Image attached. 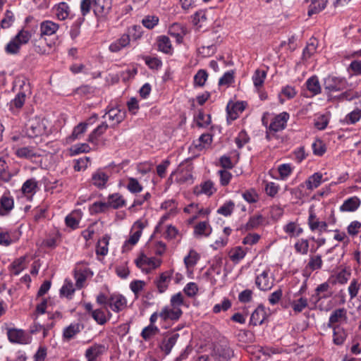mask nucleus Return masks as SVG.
<instances>
[{"instance_id": "nucleus-64", "label": "nucleus", "mask_w": 361, "mask_h": 361, "mask_svg": "<svg viewBox=\"0 0 361 361\" xmlns=\"http://www.w3.org/2000/svg\"><path fill=\"white\" fill-rule=\"evenodd\" d=\"M313 153L317 156H322L326 152V146L320 140H317L312 144Z\"/></svg>"}, {"instance_id": "nucleus-28", "label": "nucleus", "mask_w": 361, "mask_h": 361, "mask_svg": "<svg viewBox=\"0 0 361 361\" xmlns=\"http://www.w3.org/2000/svg\"><path fill=\"white\" fill-rule=\"evenodd\" d=\"M109 180V176L102 171H96L92 176V184L98 188H104Z\"/></svg>"}, {"instance_id": "nucleus-61", "label": "nucleus", "mask_w": 361, "mask_h": 361, "mask_svg": "<svg viewBox=\"0 0 361 361\" xmlns=\"http://www.w3.org/2000/svg\"><path fill=\"white\" fill-rule=\"evenodd\" d=\"M158 23L159 18L155 16H147L142 20V25L148 29H152Z\"/></svg>"}, {"instance_id": "nucleus-35", "label": "nucleus", "mask_w": 361, "mask_h": 361, "mask_svg": "<svg viewBox=\"0 0 361 361\" xmlns=\"http://www.w3.org/2000/svg\"><path fill=\"white\" fill-rule=\"evenodd\" d=\"M108 128L109 126L107 123L106 122H102L90 134L87 139L88 142L91 143H96L97 138L103 135Z\"/></svg>"}, {"instance_id": "nucleus-39", "label": "nucleus", "mask_w": 361, "mask_h": 361, "mask_svg": "<svg viewBox=\"0 0 361 361\" xmlns=\"http://www.w3.org/2000/svg\"><path fill=\"white\" fill-rule=\"evenodd\" d=\"M109 240L110 237L108 235H105L98 241L96 249V252L97 255L102 256L107 255Z\"/></svg>"}, {"instance_id": "nucleus-25", "label": "nucleus", "mask_w": 361, "mask_h": 361, "mask_svg": "<svg viewBox=\"0 0 361 361\" xmlns=\"http://www.w3.org/2000/svg\"><path fill=\"white\" fill-rule=\"evenodd\" d=\"M145 227V225L141 221H137L133 226V229H137L126 241V243H129L132 245H135L139 240L142 229Z\"/></svg>"}, {"instance_id": "nucleus-14", "label": "nucleus", "mask_w": 361, "mask_h": 361, "mask_svg": "<svg viewBox=\"0 0 361 361\" xmlns=\"http://www.w3.org/2000/svg\"><path fill=\"white\" fill-rule=\"evenodd\" d=\"M53 11L56 17V18L59 20H65L66 19L69 20L71 18V8L68 4L66 2H60L56 4L53 8Z\"/></svg>"}, {"instance_id": "nucleus-11", "label": "nucleus", "mask_w": 361, "mask_h": 361, "mask_svg": "<svg viewBox=\"0 0 361 361\" xmlns=\"http://www.w3.org/2000/svg\"><path fill=\"white\" fill-rule=\"evenodd\" d=\"M108 305L115 312L124 310L127 305L125 297L120 294H112L108 299Z\"/></svg>"}, {"instance_id": "nucleus-48", "label": "nucleus", "mask_w": 361, "mask_h": 361, "mask_svg": "<svg viewBox=\"0 0 361 361\" xmlns=\"http://www.w3.org/2000/svg\"><path fill=\"white\" fill-rule=\"evenodd\" d=\"M242 196L243 199L250 204L256 203L259 200V195L257 191L250 188L243 192Z\"/></svg>"}, {"instance_id": "nucleus-45", "label": "nucleus", "mask_w": 361, "mask_h": 361, "mask_svg": "<svg viewBox=\"0 0 361 361\" xmlns=\"http://www.w3.org/2000/svg\"><path fill=\"white\" fill-rule=\"evenodd\" d=\"M317 45L318 43L316 39H310L303 50V58H310L316 51Z\"/></svg>"}, {"instance_id": "nucleus-51", "label": "nucleus", "mask_w": 361, "mask_h": 361, "mask_svg": "<svg viewBox=\"0 0 361 361\" xmlns=\"http://www.w3.org/2000/svg\"><path fill=\"white\" fill-rule=\"evenodd\" d=\"M208 78V74L205 70L200 69L194 76V83L195 85L202 87Z\"/></svg>"}, {"instance_id": "nucleus-15", "label": "nucleus", "mask_w": 361, "mask_h": 361, "mask_svg": "<svg viewBox=\"0 0 361 361\" xmlns=\"http://www.w3.org/2000/svg\"><path fill=\"white\" fill-rule=\"evenodd\" d=\"M179 334L177 333H173L170 336H166L162 340L160 344L161 350L165 353V354L168 355L171 353L173 347L177 342L178 338H179Z\"/></svg>"}, {"instance_id": "nucleus-62", "label": "nucleus", "mask_w": 361, "mask_h": 361, "mask_svg": "<svg viewBox=\"0 0 361 361\" xmlns=\"http://www.w3.org/2000/svg\"><path fill=\"white\" fill-rule=\"evenodd\" d=\"M107 202H96L90 207L91 213H100L104 212L109 209Z\"/></svg>"}, {"instance_id": "nucleus-17", "label": "nucleus", "mask_w": 361, "mask_h": 361, "mask_svg": "<svg viewBox=\"0 0 361 361\" xmlns=\"http://www.w3.org/2000/svg\"><path fill=\"white\" fill-rule=\"evenodd\" d=\"M347 319V310L345 308L336 309L331 314L327 326L328 327L335 326L334 324L345 322Z\"/></svg>"}, {"instance_id": "nucleus-16", "label": "nucleus", "mask_w": 361, "mask_h": 361, "mask_svg": "<svg viewBox=\"0 0 361 361\" xmlns=\"http://www.w3.org/2000/svg\"><path fill=\"white\" fill-rule=\"evenodd\" d=\"M255 283L261 290L264 291L271 289L274 284L273 280L269 277V273L267 271H264L257 276Z\"/></svg>"}, {"instance_id": "nucleus-12", "label": "nucleus", "mask_w": 361, "mask_h": 361, "mask_svg": "<svg viewBox=\"0 0 361 361\" xmlns=\"http://www.w3.org/2000/svg\"><path fill=\"white\" fill-rule=\"evenodd\" d=\"M85 21V18L78 16H71L66 24H70V36L71 39H75L80 33V27Z\"/></svg>"}, {"instance_id": "nucleus-47", "label": "nucleus", "mask_w": 361, "mask_h": 361, "mask_svg": "<svg viewBox=\"0 0 361 361\" xmlns=\"http://www.w3.org/2000/svg\"><path fill=\"white\" fill-rule=\"evenodd\" d=\"M142 186L135 178H128L127 189L132 193H138L142 190Z\"/></svg>"}, {"instance_id": "nucleus-38", "label": "nucleus", "mask_w": 361, "mask_h": 361, "mask_svg": "<svg viewBox=\"0 0 361 361\" xmlns=\"http://www.w3.org/2000/svg\"><path fill=\"white\" fill-rule=\"evenodd\" d=\"M322 174L320 173H314L309 177L305 183L308 190H313L318 188L322 183Z\"/></svg>"}, {"instance_id": "nucleus-5", "label": "nucleus", "mask_w": 361, "mask_h": 361, "mask_svg": "<svg viewBox=\"0 0 361 361\" xmlns=\"http://www.w3.org/2000/svg\"><path fill=\"white\" fill-rule=\"evenodd\" d=\"M16 82L19 83L20 91L10 102V109L11 110L14 108L16 109H21L25 101L26 93L30 92L29 84L24 80H18Z\"/></svg>"}, {"instance_id": "nucleus-32", "label": "nucleus", "mask_w": 361, "mask_h": 361, "mask_svg": "<svg viewBox=\"0 0 361 361\" xmlns=\"http://www.w3.org/2000/svg\"><path fill=\"white\" fill-rule=\"evenodd\" d=\"M327 0H311L307 14L312 16L322 11L326 6Z\"/></svg>"}, {"instance_id": "nucleus-4", "label": "nucleus", "mask_w": 361, "mask_h": 361, "mask_svg": "<svg viewBox=\"0 0 361 361\" xmlns=\"http://www.w3.org/2000/svg\"><path fill=\"white\" fill-rule=\"evenodd\" d=\"M192 169H193V166L191 163H190L188 161H185V163L183 162L179 165L177 171L175 172H173L171 174L169 179L171 178V177L173 174L177 173L178 177H177L176 181L178 183L182 184V183H188L191 184V183H192V180H193V177L192 175Z\"/></svg>"}, {"instance_id": "nucleus-52", "label": "nucleus", "mask_w": 361, "mask_h": 361, "mask_svg": "<svg viewBox=\"0 0 361 361\" xmlns=\"http://www.w3.org/2000/svg\"><path fill=\"white\" fill-rule=\"evenodd\" d=\"M264 217L261 214L251 216L246 224V229L250 230L258 227L263 223Z\"/></svg>"}, {"instance_id": "nucleus-56", "label": "nucleus", "mask_w": 361, "mask_h": 361, "mask_svg": "<svg viewBox=\"0 0 361 361\" xmlns=\"http://www.w3.org/2000/svg\"><path fill=\"white\" fill-rule=\"evenodd\" d=\"M91 316L100 325H103L107 322L105 312L102 309L94 310Z\"/></svg>"}, {"instance_id": "nucleus-41", "label": "nucleus", "mask_w": 361, "mask_h": 361, "mask_svg": "<svg viewBox=\"0 0 361 361\" xmlns=\"http://www.w3.org/2000/svg\"><path fill=\"white\" fill-rule=\"evenodd\" d=\"M159 332V329L157 326L149 325L142 329L141 336L145 341H148L158 334Z\"/></svg>"}, {"instance_id": "nucleus-13", "label": "nucleus", "mask_w": 361, "mask_h": 361, "mask_svg": "<svg viewBox=\"0 0 361 361\" xmlns=\"http://www.w3.org/2000/svg\"><path fill=\"white\" fill-rule=\"evenodd\" d=\"M308 225L311 231H314L318 230L320 233L326 231L328 226L326 221H321L319 220L312 209H310Z\"/></svg>"}, {"instance_id": "nucleus-3", "label": "nucleus", "mask_w": 361, "mask_h": 361, "mask_svg": "<svg viewBox=\"0 0 361 361\" xmlns=\"http://www.w3.org/2000/svg\"><path fill=\"white\" fill-rule=\"evenodd\" d=\"M212 356L214 361H229L234 356V351L227 341H221L214 345Z\"/></svg>"}, {"instance_id": "nucleus-34", "label": "nucleus", "mask_w": 361, "mask_h": 361, "mask_svg": "<svg viewBox=\"0 0 361 361\" xmlns=\"http://www.w3.org/2000/svg\"><path fill=\"white\" fill-rule=\"evenodd\" d=\"M307 90L313 94L316 95L321 92L322 88L318 78L316 75L310 77L306 81Z\"/></svg>"}, {"instance_id": "nucleus-23", "label": "nucleus", "mask_w": 361, "mask_h": 361, "mask_svg": "<svg viewBox=\"0 0 361 361\" xmlns=\"http://www.w3.org/2000/svg\"><path fill=\"white\" fill-rule=\"evenodd\" d=\"M135 262L137 267L141 269L142 271L146 270L147 271V268L146 266H148L149 269H154L158 266L156 264L153 258H149L143 253H142L140 256L135 259Z\"/></svg>"}, {"instance_id": "nucleus-9", "label": "nucleus", "mask_w": 361, "mask_h": 361, "mask_svg": "<svg viewBox=\"0 0 361 361\" xmlns=\"http://www.w3.org/2000/svg\"><path fill=\"white\" fill-rule=\"evenodd\" d=\"M106 116H108L109 121L112 122L111 126L114 128L124 120L126 111L118 108H107L103 118Z\"/></svg>"}, {"instance_id": "nucleus-2", "label": "nucleus", "mask_w": 361, "mask_h": 361, "mask_svg": "<svg viewBox=\"0 0 361 361\" xmlns=\"http://www.w3.org/2000/svg\"><path fill=\"white\" fill-rule=\"evenodd\" d=\"M44 118L35 116L29 119L26 124V134L29 137H37L47 135Z\"/></svg>"}, {"instance_id": "nucleus-10", "label": "nucleus", "mask_w": 361, "mask_h": 361, "mask_svg": "<svg viewBox=\"0 0 361 361\" xmlns=\"http://www.w3.org/2000/svg\"><path fill=\"white\" fill-rule=\"evenodd\" d=\"M182 314L183 312L180 307L165 306L159 312V317L163 321H166L168 319L177 321L181 317Z\"/></svg>"}, {"instance_id": "nucleus-59", "label": "nucleus", "mask_w": 361, "mask_h": 361, "mask_svg": "<svg viewBox=\"0 0 361 361\" xmlns=\"http://www.w3.org/2000/svg\"><path fill=\"white\" fill-rule=\"evenodd\" d=\"M13 22V13L11 11L7 10L5 13L4 18L1 21V27L3 29L8 28L11 26Z\"/></svg>"}, {"instance_id": "nucleus-31", "label": "nucleus", "mask_w": 361, "mask_h": 361, "mask_svg": "<svg viewBox=\"0 0 361 361\" xmlns=\"http://www.w3.org/2000/svg\"><path fill=\"white\" fill-rule=\"evenodd\" d=\"M212 233V228L207 221H201L194 228V233L196 236H209Z\"/></svg>"}, {"instance_id": "nucleus-36", "label": "nucleus", "mask_w": 361, "mask_h": 361, "mask_svg": "<svg viewBox=\"0 0 361 361\" xmlns=\"http://www.w3.org/2000/svg\"><path fill=\"white\" fill-rule=\"evenodd\" d=\"M158 49L165 54H170L172 50V46L170 39L165 36H160L157 39Z\"/></svg>"}, {"instance_id": "nucleus-63", "label": "nucleus", "mask_w": 361, "mask_h": 361, "mask_svg": "<svg viewBox=\"0 0 361 361\" xmlns=\"http://www.w3.org/2000/svg\"><path fill=\"white\" fill-rule=\"evenodd\" d=\"M76 214H78L73 212L68 215L65 219L66 226L73 229L78 228L79 224V219L75 216Z\"/></svg>"}, {"instance_id": "nucleus-1", "label": "nucleus", "mask_w": 361, "mask_h": 361, "mask_svg": "<svg viewBox=\"0 0 361 361\" xmlns=\"http://www.w3.org/2000/svg\"><path fill=\"white\" fill-rule=\"evenodd\" d=\"M289 119V114L287 112H282L276 115L271 122L269 128L267 129L266 138L271 140L274 138H278L276 133L283 130L286 127V123Z\"/></svg>"}, {"instance_id": "nucleus-40", "label": "nucleus", "mask_w": 361, "mask_h": 361, "mask_svg": "<svg viewBox=\"0 0 361 361\" xmlns=\"http://www.w3.org/2000/svg\"><path fill=\"white\" fill-rule=\"evenodd\" d=\"M284 231L289 235L290 237H298L303 231L302 228L299 227L295 222H289L284 228Z\"/></svg>"}, {"instance_id": "nucleus-18", "label": "nucleus", "mask_w": 361, "mask_h": 361, "mask_svg": "<svg viewBox=\"0 0 361 361\" xmlns=\"http://www.w3.org/2000/svg\"><path fill=\"white\" fill-rule=\"evenodd\" d=\"M171 273L169 271L163 272L160 274L159 277L154 281V283L157 288L159 293H164L171 281Z\"/></svg>"}, {"instance_id": "nucleus-57", "label": "nucleus", "mask_w": 361, "mask_h": 361, "mask_svg": "<svg viewBox=\"0 0 361 361\" xmlns=\"http://www.w3.org/2000/svg\"><path fill=\"white\" fill-rule=\"evenodd\" d=\"M266 78V72L264 71L256 70L254 75L252 76V80L254 85L256 87H261L264 81Z\"/></svg>"}, {"instance_id": "nucleus-54", "label": "nucleus", "mask_w": 361, "mask_h": 361, "mask_svg": "<svg viewBox=\"0 0 361 361\" xmlns=\"http://www.w3.org/2000/svg\"><path fill=\"white\" fill-rule=\"evenodd\" d=\"M87 123H80L76 126L72 132L71 135L73 140H76L80 137V136L86 131L87 128Z\"/></svg>"}, {"instance_id": "nucleus-58", "label": "nucleus", "mask_w": 361, "mask_h": 361, "mask_svg": "<svg viewBox=\"0 0 361 361\" xmlns=\"http://www.w3.org/2000/svg\"><path fill=\"white\" fill-rule=\"evenodd\" d=\"M250 140V137L245 130H242L235 139V142L238 148H242Z\"/></svg>"}, {"instance_id": "nucleus-44", "label": "nucleus", "mask_w": 361, "mask_h": 361, "mask_svg": "<svg viewBox=\"0 0 361 361\" xmlns=\"http://www.w3.org/2000/svg\"><path fill=\"white\" fill-rule=\"evenodd\" d=\"M308 305V301L306 298L301 297L298 300H293L291 302V307L295 312L300 313Z\"/></svg>"}, {"instance_id": "nucleus-29", "label": "nucleus", "mask_w": 361, "mask_h": 361, "mask_svg": "<svg viewBox=\"0 0 361 361\" xmlns=\"http://www.w3.org/2000/svg\"><path fill=\"white\" fill-rule=\"evenodd\" d=\"M333 329V341L337 345H342L346 339L347 334L343 328L337 325L331 327Z\"/></svg>"}, {"instance_id": "nucleus-60", "label": "nucleus", "mask_w": 361, "mask_h": 361, "mask_svg": "<svg viewBox=\"0 0 361 361\" xmlns=\"http://www.w3.org/2000/svg\"><path fill=\"white\" fill-rule=\"evenodd\" d=\"M295 249L297 252L302 255H306L309 249V242L307 240L300 239L295 244Z\"/></svg>"}, {"instance_id": "nucleus-8", "label": "nucleus", "mask_w": 361, "mask_h": 361, "mask_svg": "<svg viewBox=\"0 0 361 361\" xmlns=\"http://www.w3.org/2000/svg\"><path fill=\"white\" fill-rule=\"evenodd\" d=\"M7 336L9 341L13 343L27 344L30 343V337L21 329H8Z\"/></svg>"}, {"instance_id": "nucleus-7", "label": "nucleus", "mask_w": 361, "mask_h": 361, "mask_svg": "<svg viewBox=\"0 0 361 361\" xmlns=\"http://www.w3.org/2000/svg\"><path fill=\"white\" fill-rule=\"evenodd\" d=\"M93 11L98 18H105L112 7V0H92Z\"/></svg>"}, {"instance_id": "nucleus-50", "label": "nucleus", "mask_w": 361, "mask_h": 361, "mask_svg": "<svg viewBox=\"0 0 361 361\" xmlns=\"http://www.w3.org/2000/svg\"><path fill=\"white\" fill-rule=\"evenodd\" d=\"M37 187V181L34 178H30L23 184L21 190L24 194H30L35 192Z\"/></svg>"}, {"instance_id": "nucleus-49", "label": "nucleus", "mask_w": 361, "mask_h": 361, "mask_svg": "<svg viewBox=\"0 0 361 361\" xmlns=\"http://www.w3.org/2000/svg\"><path fill=\"white\" fill-rule=\"evenodd\" d=\"M246 255L245 251L241 247H236L230 252L231 259L235 263L243 259Z\"/></svg>"}, {"instance_id": "nucleus-20", "label": "nucleus", "mask_w": 361, "mask_h": 361, "mask_svg": "<svg viewBox=\"0 0 361 361\" xmlns=\"http://www.w3.org/2000/svg\"><path fill=\"white\" fill-rule=\"evenodd\" d=\"M59 29V25L51 20H44L40 23L41 36H50L55 34Z\"/></svg>"}, {"instance_id": "nucleus-21", "label": "nucleus", "mask_w": 361, "mask_h": 361, "mask_svg": "<svg viewBox=\"0 0 361 361\" xmlns=\"http://www.w3.org/2000/svg\"><path fill=\"white\" fill-rule=\"evenodd\" d=\"M14 201L11 197L4 195L0 198V216H6L13 209Z\"/></svg>"}, {"instance_id": "nucleus-55", "label": "nucleus", "mask_w": 361, "mask_h": 361, "mask_svg": "<svg viewBox=\"0 0 361 361\" xmlns=\"http://www.w3.org/2000/svg\"><path fill=\"white\" fill-rule=\"evenodd\" d=\"M16 40L21 46L27 44L31 38V34L29 31L21 30L15 37Z\"/></svg>"}, {"instance_id": "nucleus-53", "label": "nucleus", "mask_w": 361, "mask_h": 361, "mask_svg": "<svg viewBox=\"0 0 361 361\" xmlns=\"http://www.w3.org/2000/svg\"><path fill=\"white\" fill-rule=\"evenodd\" d=\"M21 45L15 40L13 37L6 46L5 51L8 54H17L20 49Z\"/></svg>"}, {"instance_id": "nucleus-22", "label": "nucleus", "mask_w": 361, "mask_h": 361, "mask_svg": "<svg viewBox=\"0 0 361 361\" xmlns=\"http://www.w3.org/2000/svg\"><path fill=\"white\" fill-rule=\"evenodd\" d=\"M107 348L104 345L95 343L86 350L85 357L96 360L97 357L104 354Z\"/></svg>"}, {"instance_id": "nucleus-30", "label": "nucleus", "mask_w": 361, "mask_h": 361, "mask_svg": "<svg viewBox=\"0 0 361 361\" xmlns=\"http://www.w3.org/2000/svg\"><path fill=\"white\" fill-rule=\"evenodd\" d=\"M266 318V313L264 307L259 306L251 314L250 324L257 326L262 324Z\"/></svg>"}, {"instance_id": "nucleus-24", "label": "nucleus", "mask_w": 361, "mask_h": 361, "mask_svg": "<svg viewBox=\"0 0 361 361\" xmlns=\"http://www.w3.org/2000/svg\"><path fill=\"white\" fill-rule=\"evenodd\" d=\"M130 41V36L127 34H123L119 39L110 44L109 50L111 52H118L129 45Z\"/></svg>"}, {"instance_id": "nucleus-6", "label": "nucleus", "mask_w": 361, "mask_h": 361, "mask_svg": "<svg viewBox=\"0 0 361 361\" xmlns=\"http://www.w3.org/2000/svg\"><path fill=\"white\" fill-rule=\"evenodd\" d=\"M348 81L343 78L329 76L324 80V88L329 92L342 91L348 87Z\"/></svg>"}, {"instance_id": "nucleus-19", "label": "nucleus", "mask_w": 361, "mask_h": 361, "mask_svg": "<svg viewBox=\"0 0 361 361\" xmlns=\"http://www.w3.org/2000/svg\"><path fill=\"white\" fill-rule=\"evenodd\" d=\"M83 329V325L80 323H72L65 328L63 331V338L65 341H70L79 334Z\"/></svg>"}, {"instance_id": "nucleus-43", "label": "nucleus", "mask_w": 361, "mask_h": 361, "mask_svg": "<svg viewBox=\"0 0 361 361\" xmlns=\"http://www.w3.org/2000/svg\"><path fill=\"white\" fill-rule=\"evenodd\" d=\"M235 208V203L232 200L226 202L217 209V213L224 216L231 215Z\"/></svg>"}, {"instance_id": "nucleus-42", "label": "nucleus", "mask_w": 361, "mask_h": 361, "mask_svg": "<svg viewBox=\"0 0 361 361\" xmlns=\"http://www.w3.org/2000/svg\"><path fill=\"white\" fill-rule=\"evenodd\" d=\"M25 257H20L13 262L10 266L12 274L18 275L25 268Z\"/></svg>"}, {"instance_id": "nucleus-37", "label": "nucleus", "mask_w": 361, "mask_h": 361, "mask_svg": "<svg viewBox=\"0 0 361 361\" xmlns=\"http://www.w3.org/2000/svg\"><path fill=\"white\" fill-rule=\"evenodd\" d=\"M322 256L317 255H311L309 259V262L305 267L306 269H309L311 271L320 269L322 266Z\"/></svg>"}, {"instance_id": "nucleus-33", "label": "nucleus", "mask_w": 361, "mask_h": 361, "mask_svg": "<svg viewBox=\"0 0 361 361\" xmlns=\"http://www.w3.org/2000/svg\"><path fill=\"white\" fill-rule=\"evenodd\" d=\"M107 203L109 207L118 209L125 205L126 201L119 193H114L109 196Z\"/></svg>"}, {"instance_id": "nucleus-46", "label": "nucleus", "mask_w": 361, "mask_h": 361, "mask_svg": "<svg viewBox=\"0 0 361 361\" xmlns=\"http://www.w3.org/2000/svg\"><path fill=\"white\" fill-rule=\"evenodd\" d=\"M200 259L199 255L194 250H190L189 254L184 258L185 267L188 269L193 267Z\"/></svg>"}, {"instance_id": "nucleus-26", "label": "nucleus", "mask_w": 361, "mask_h": 361, "mask_svg": "<svg viewBox=\"0 0 361 361\" xmlns=\"http://www.w3.org/2000/svg\"><path fill=\"white\" fill-rule=\"evenodd\" d=\"M360 205V199L356 197H352L344 201L343 204L340 207L341 212H354Z\"/></svg>"}, {"instance_id": "nucleus-27", "label": "nucleus", "mask_w": 361, "mask_h": 361, "mask_svg": "<svg viewBox=\"0 0 361 361\" xmlns=\"http://www.w3.org/2000/svg\"><path fill=\"white\" fill-rule=\"evenodd\" d=\"M16 155L21 159H31L39 157L33 147H23L16 149Z\"/></svg>"}]
</instances>
